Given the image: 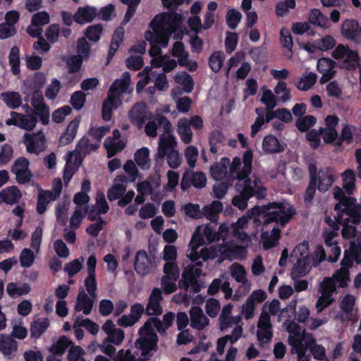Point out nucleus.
Returning <instances> with one entry per match:
<instances>
[{
  "label": "nucleus",
  "instance_id": "obj_49",
  "mask_svg": "<svg viewBox=\"0 0 361 361\" xmlns=\"http://www.w3.org/2000/svg\"><path fill=\"white\" fill-rule=\"evenodd\" d=\"M317 189V185L316 184V177L314 173H311V178L310 177L307 188H306L303 195V200L305 204H309L312 202Z\"/></svg>",
  "mask_w": 361,
  "mask_h": 361
},
{
  "label": "nucleus",
  "instance_id": "obj_24",
  "mask_svg": "<svg viewBox=\"0 0 361 361\" xmlns=\"http://www.w3.org/2000/svg\"><path fill=\"white\" fill-rule=\"evenodd\" d=\"M18 350V343L11 336L0 335V351L5 357L11 359Z\"/></svg>",
  "mask_w": 361,
  "mask_h": 361
},
{
  "label": "nucleus",
  "instance_id": "obj_31",
  "mask_svg": "<svg viewBox=\"0 0 361 361\" xmlns=\"http://www.w3.org/2000/svg\"><path fill=\"white\" fill-rule=\"evenodd\" d=\"M161 295H151L145 308L146 314L151 316L160 315L163 312L161 305Z\"/></svg>",
  "mask_w": 361,
  "mask_h": 361
},
{
  "label": "nucleus",
  "instance_id": "obj_41",
  "mask_svg": "<svg viewBox=\"0 0 361 361\" xmlns=\"http://www.w3.org/2000/svg\"><path fill=\"white\" fill-rule=\"evenodd\" d=\"M177 131L183 143L189 144L191 142L192 138L191 128L183 118L178 122Z\"/></svg>",
  "mask_w": 361,
  "mask_h": 361
},
{
  "label": "nucleus",
  "instance_id": "obj_56",
  "mask_svg": "<svg viewBox=\"0 0 361 361\" xmlns=\"http://www.w3.org/2000/svg\"><path fill=\"white\" fill-rule=\"evenodd\" d=\"M35 261L34 252L29 248H24L20 255V266L25 268L30 267Z\"/></svg>",
  "mask_w": 361,
  "mask_h": 361
},
{
  "label": "nucleus",
  "instance_id": "obj_47",
  "mask_svg": "<svg viewBox=\"0 0 361 361\" xmlns=\"http://www.w3.org/2000/svg\"><path fill=\"white\" fill-rule=\"evenodd\" d=\"M224 142V136L221 130H215L212 131L209 136V144L210 146L211 153L215 154L218 152V144H221Z\"/></svg>",
  "mask_w": 361,
  "mask_h": 361
},
{
  "label": "nucleus",
  "instance_id": "obj_2",
  "mask_svg": "<svg viewBox=\"0 0 361 361\" xmlns=\"http://www.w3.org/2000/svg\"><path fill=\"white\" fill-rule=\"evenodd\" d=\"M174 319V314L169 312L163 317L164 324L160 319L156 317L149 319L140 329V337L135 345L141 350L142 355H146L149 351L154 350L158 340L156 331L159 333H164L171 325Z\"/></svg>",
  "mask_w": 361,
  "mask_h": 361
},
{
  "label": "nucleus",
  "instance_id": "obj_3",
  "mask_svg": "<svg viewBox=\"0 0 361 361\" xmlns=\"http://www.w3.org/2000/svg\"><path fill=\"white\" fill-rule=\"evenodd\" d=\"M180 16L176 13H161L156 15L149 23V27L155 35V42L166 47L169 42V35L177 28Z\"/></svg>",
  "mask_w": 361,
  "mask_h": 361
},
{
  "label": "nucleus",
  "instance_id": "obj_48",
  "mask_svg": "<svg viewBox=\"0 0 361 361\" xmlns=\"http://www.w3.org/2000/svg\"><path fill=\"white\" fill-rule=\"evenodd\" d=\"M72 345V341L66 336H61L52 345L50 351L54 355H62L67 348Z\"/></svg>",
  "mask_w": 361,
  "mask_h": 361
},
{
  "label": "nucleus",
  "instance_id": "obj_38",
  "mask_svg": "<svg viewBox=\"0 0 361 361\" xmlns=\"http://www.w3.org/2000/svg\"><path fill=\"white\" fill-rule=\"evenodd\" d=\"M309 21L321 27H329V21L328 18L324 16L319 9L313 8L310 11Z\"/></svg>",
  "mask_w": 361,
  "mask_h": 361
},
{
  "label": "nucleus",
  "instance_id": "obj_27",
  "mask_svg": "<svg viewBox=\"0 0 361 361\" xmlns=\"http://www.w3.org/2000/svg\"><path fill=\"white\" fill-rule=\"evenodd\" d=\"M176 141L173 135L160 138V142L157 150V158L163 159L169 152L176 150Z\"/></svg>",
  "mask_w": 361,
  "mask_h": 361
},
{
  "label": "nucleus",
  "instance_id": "obj_52",
  "mask_svg": "<svg viewBox=\"0 0 361 361\" xmlns=\"http://www.w3.org/2000/svg\"><path fill=\"white\" fill-rule=\"evenodd\" d=\"M164 276H167L172 279L173 281H177L180 276V270L178 264L173 262H166L164 266Z\"/></svg>",
  "mask_w": 361,
  "mask_h": 361
},
{
  "label": "nucleus",
  "instance_id": "obj_23",
  "mask_svg": "<svg viewBox=\"0 0 361 361\" xmlns=\"http://www.w3.org/2000/svg\"><path fill=\"white\" fill-rule=\"evenodd\" d=\"M97 10L95 7L85 6L79 7L74 15V20L78 24L92 22L97 16Z\"/></svg>",
  "mask_w": 361,
  "mask_h": 361
},
{
  "label": "nucleus",
  "instance_id": "obj_29",
  "mask_svg": "<svg viewBox=\"0 0 361 361\" xmlns=\"http://www.w3.org/2000/svg\"><path fill=\"white\" fill-rule=\"evenodd\" d=\"M21 192L17 186L8 187L0 192V198L7 204H14L21 197Z\"/></svg>",
  "mask_w": 361,
  "mask_h": 361
},
{
  "label": "nucleus",
  "instance_id": "obj_16",
  "mask_svg": "<svg viewBox=\"0 0 361 361\" xmlns=\"http://www.w3.org/2000/svg\"><path fill=\"white\" fill-rule=\"evenodd\" d=\"M147 106L144 103H136L128 112V116L131 123L140 130L147 119Z\"/></svg>",
  "mask_w": 361,
  "mask_h": 361
},
{
  "label": "nucleus",
  "instance_id": "obj_11",
  "mask_svg": "<svg viewBox=\"0 0 361 361\" xmlns=\"http://www.w3.org/2000/svg\"><path fill=\"white\" fill-rule=\"evenodd\" d=\"M345 201L340 210L335 211L341 214L342 217H344V215L347 216L344 218V221H350L354 225L360 224L361 222V204L357 203L355 197Z\"/></svg>",
  "mask_w": 361,
  "mask_h": 361
},
{
  "label": "nucleus",
  "instance_id": "obj_6",
  "mask_svg": "<svg viewBox=\"0 0 361 361\" xmlns=\"http://www.w3.org/2000/svg\"><path fill=\"white\" fill-rule=\"evenodd\" d=\"M332 57L339 60L338 67L349 71H355L360 60L357 51L350 49L348 46L338 44L332 51Z\"/></svg>",
  "mask_w": 361,
  "mask_h": 361
},
{
  "label": "nucleus",
  "instance_id": "obj_21",
  "mask_svg": "<svg viewBox=\"0 0 361 361\" xmlns=\"http://www.w3.org/2000/svg\"><path fill=\"white\" fill-rule=\"evenodd\" d=\"M262 149L265 154H272L283 152L285 150V147L276 136L269 134L263 139Z\"/></svg>",
  "mask_w": 361,
  "mask_h": 361
},
{
  "label": "nucleus",
  "instance_id": "obj_17",
  "mask_svg": "<svg viewBox=\"0 0 361 361\" xmlns=\"http://www.w3.org/2000/svg\"><path fill=\"white\" fill-rule=\"evenodd\" d=\"M102 329L106 334L105 339L115 345H120L123 343L125 333L122 329L116 328L111 320H107Z\"/></svg>",
  "mask_w": 361,
  "mask_h": 361
},
{
  "label": "nucleus",
  "instance_id": "obj_5",
  "mask_svg": "<svg viewBox=\"0 0 361 361\" xmlns=\"http://www.w3.org/2000/svg\"><path fill=\"white\" fill-rule=\"evenodd\" d=\"M284 326L289 334L288 343L291 346L290 352L297 355V361H310L311 357L307 354V349L299 334L301 332L300 326L295 322H287Z\"/></svg>",
  "mask_w": 361,
  "mask_h": 361
},
{
  "label": "nucleus",
  "instance_id": "obj_46",
  "mask_svg": "<svg viewBox=\"0 0 361 361\" xmlns=\"http://www.w3.org/2000/svg\"><path fill=\"white\" fill-rule=\"evenodd\" d=\"M183 211L186 216L194 219H200L205 216L204 212L203 209H200L199 204L188 203L184 205Z\"/></svg>",
  "mask_w": 361,
  "mask_h": 361
},
{
  "label": "nucleus",
  "instance_id": "obj_9",
  "mask_svg": "<svg viewBox=\"0 0 361 361\" xmlns=\"http://www.w3.org/2000/svg\"><path fill=\"white\" fill-rule=\"evenodd\" d=\"M273 326L269 314L263 310L258 319L256 336L259 345L264 347L269 344L273 338Z\"/></svg>",
  "mask_w": 361,
  "mask_h": 361
},
{
  "label": "nucleus",
  "instance_id": "obj_40",
  "mask_svg": "<svg viewBox=\"0 0 361 361\" xmlns=\"http://www.w3.org/2000/svg\"><path fill=\"white\" fill-rule=\"evenodd\" d=\"M104 146L106 149L107 157L110 158L115 156L118 152L122 151L126 147V142L123 140L113 142L111 137H107Z\"/></svg>",
  "mask_w": 361,
  "mask_h": 361
},
{
  "label": "nucleus",
  "instance_id": "obj_26",
  "mask_svg": "<svg viewBox=\"0 0 361 361\" xmlns=\"http://www.w3.org/2000/svg\"><path fill=\"white\" fill-rule=\"evenodd\" d=\"M230 165V159L228 157L221 158L219 162L215 163L210 167V173L214 180L224 179L228 173V168Z\"/></svg>",
  "mask_w": 361,
  "mask_h": 361
},
{
  "label": "nucleus",
  "instance_id": "obj_51",
  "mask_svg": "<svg viewBox=\"0 0 361 361\" xmlns=\"http://www.w3.org/2000/svg\"><path fill=\"white\" fill-rule=\"evenodd\" d=\"M82 56L81 55H73L68 58L66 61V66L68 68L69 73H78L82 64Z\"/></svg>",
  "mask_w": 361,
  "mask_h": 361
},
{
  "label": "nucleus",
  "instance_id": "obj_39",
  "mask_svg": "<svg viewBox=\"0 0 361 361\" xmlns=\"http://www.w3.org/2000/svg\"><path fill=\"white\" fill-rule=\"evenodd\" d=\"M149 151L147 147H142L136 151L134 159L136 164L143 170L149 168Z\"/></svg>",
  "mask_w": 361,
  "mask_h": 361
},
{
  "label": "nucleus",
  "instance_id": "obj_8",
  "mask_svg": "<svg viewBox=\"0 0 361 361\" xmlns=\"http://www.w3.org/2000/svg\"><path fill=\"white\" fill-rule=\"evenodd\" d=\"M308 171L310 178L311 173L314 174L317 189L322 193L328 191L337 178L336 171L331 167H322L318 170L314 164H310Z\"/></svg>",
  "mask_w": 361,
  "mask_h": 361
},
{
  "label": "nucleus",
  "instance_id": "obj_14",
  "mask_svg": "<svg viewBox=\"0 0 361 361\" xmlns=\"http://www.w3.org/2000/svg\"><path fill=\"white\" fill-rule=\"evenodd\" d=\"M300 331L299 334L301 336V340L305 344L307 349H310L313 357L316 360H324L326 359V350L325 348L319 344L316 343L315 338L310 334H307L303 328L300 326Z\"/></svg>",
  "mask_w": 361,
  "mask_h": 361
},
{
  "label": "nucleus",
  "instance_id": "obj_33",
  "mask_svg": "<svg viewBox=\"0 0 361 361\" xmlns=\"http://www.w3.org/2000/svg\"><path fill=\"white\" fill-rule=\"evenodd\" d=\"M56 199L52 195V192L50 190H40L38 194V199L37 202V212L39 214H43L46 210L47 207L50 201L55 200Z\"/></svg>",
  "mask_w": 361,
  "mask_h": 361
},
{
  "label": "nucleus",
  "instance_id": "obj_58",
  "mask_svg": "<svg viewBox=\"0 0 361 361\" xmlns=\"http://www.w3.org/2000/svg\"><path fill=\"white\" fill-rule=\"evenodd\" d=\"M202 227L198 226L193 233L190 242L189 243V247L192 250H197L200 246L204 243V238L201 231Z\"/></svg>",
  "mask_w": 361,
  "mask_h": 361
},
{
  "label": "nucleus",
  "instance_id": "obj_22",
  "mask_svg": "<svg viewBox=\"0 0 361 361\" xmlns=\"http://www.w3.org/2000/svg\"><path fill=\"white\" fill-rule=\"evenodd\" d=\"M312 262L311 257L307 254L303 256L300 253V257L298 259L296 263L291 269V276L293 279L299 278L305 276L309 271L308 267Z\"/></svg>",
  "mask_w": 361,
  "mask_h": 361
},
{
  "label": "nucleus",
  "instance_id": "obj_25",
  "mask_svg": "<svg viewBox=\"0 0 361 361\" xmlns=\"http://www.w3.org/2000/svg\"><path fill=\"white\" fill-rule=\"evenodd\" d=\"M359 32H361V27L356 20H346L342 24L341 34L345 38L356 41Z\"/></svg>",
  "mask_w": 361,
  "mask_h": 361
},
{
  "label": "nucleus",
  "instance_id": "obj_35",
  "mask_svg": "<svg viewBox=\"0 0 361 361\" xmlns=\"http://www.w3.org/2000/svg\"><path fill=\"white\" fill-rule=\"evenodd\" d=\"M223 204L219 200L213 201L210 204L203 207L204 215L210 221H214L217 219L219 214L223 211Z\"/></svg>",
  "mask_w": 361,
  "mask_h": 361
},
{
  "label": "nucleus",
  "instance_id": "obj_30",
  "mask_svg": "<svg viewBox=\"0 0 361 361\" xmlns=\"http://www.w3.org/2000/svg\"><path fill=\"white\" fill-rule=\"evenodd\" d=\"M11 116H16L18 118V127L27 131L32 130L37 123V118L33 114L23 115L12 111Z\"/></svg>",
  "mask_w": 361,
  "mask_h": 361
},
{
  "label": "nucleus",
  "instance_id": "obj_55",
  "mask_svg": "<svg viewBox=\"0 0 361 361\" xmlns=\"http://www.w3.org/2000/svg\"><path fill=\"white\" fill-rule=\"evenodd\" d=\"M126 188L121 184H115L107 191V197L113 202L121 198L126 192Z\"/></svg>",
  "mask_w": 361,
  "mask_h": 361
},
{
  "label": "nucleus",
  "instance_id": "obj_28",
  "mask_svg": "<svg viewBox=\"0 0 361 361\" xmlns=\"http://www.w3.org/2000/svg\"><path fill=\"white\" fill-rule=\"evenodd\" d=\"M50 322L47 318L39 317L34 319L30 324V336L39 338L49 327Z\"/></svg>",
  "mask_w": 361,
  "mask_h": 361
},
{
  "label": "nucleus",
  "instance_id": "obj_1",
  "mask_svg": "<svg viewBox=\"0 0 361 361\" xmlns=\"http://www.w3.org/2000/svg\"><path fill=\"white\" fill-rule=\"evenodd\" d=\"M249 214L251 216L260 215L264 225L276 223L281 227H284L296 214V209L287 201L271 202L262 206L253 207Z\"/></svg>",
  "mask_w": 361,
  "mask_h": 361
},
{
  "label": "nucleus",
  "instance_id": "obj_62",
  "mask_svg": "<svg viewBox=\"0 0 361 361\" xmlns=\"http://www.w3.org/2000/svg\"><path fill=\"white\" fill-rule=\"evenodd\" d=\"M33 115L39 118L42 124L46 126L49 123V107L47 104L34 109Z\"/></svg>",
  "mask_w": 361,
  "mask_h": 361
},
{
  "label": "nucleus",
  "instance_id": "obj_60",
  "mask_svg": "<svg viewBox=\"0 0 361 361\" xmlns=\"http://www.w3.org/2000/svg\"><path fill=\"white\" fill-rule=\"evenodd\" d=\"M280 40H281L282 47L288 49L290 52H292L293 41V37L291 36V34L288 28L283 27L281 29Z\"/></svg>",
  "mask_w": 361,
  "mask_h": 361
},
{
  "label": "nucleus",
  "instance_id": "obj_37",
  "mask_svg": "<svg viewBox=\"0 0 361 361\" xmlns=\"http://www.w3.org/2000/svg\"><path fill=\"white\" fill-rule=\"evenodd\" d=\"M8 62L11 68V72L14 75H18L20 73V49L17 46H13L8 54Z\"/></svg>",
  "mask_w": 361,
  "mask_h": 361
},
{
  "label": "nucleus",
  "instance_id": "obj_4",
  "mask_svg": "<svg viewBox=\"0 0 361 361\" xmlns=\"http://www.w3.org/2000/svg\"><path fill=\"white\" fill-rule=\"evenodd\" d=\"M191 252L188 255L190 261L194 264L188 265L183 271L181 279L178 281V288L188 290L189 288L195 292H200L204 287V283L199 279L202 275L201 267L203 265L202 261H197L201 258L200 252L197 250L190 248Z\"/></svg>",
  "mask_w": 361,
  "mask_h": 361
},
{
  "label": "nucleus",
  "instance_id": "obj_20",
  "mask_svg": "<svg viewBox=\"0 0 361 361\" xmlns=\"http://www.w3.org/2000/svg\"><path fill=\"white\" fill-rule=\"evenodd\" d=\"M190 325L193 329L202 330L209 324V319L204 314L202 309L193 306L190 310Z\"/></svg>",
  "mask_w": 361,
  "mask_h": 361
},
{
  "label": "nucleus",
  "instance_id": "obj_36",
  "mask_svg": "<svg viewBox=\"0 0 361 361\" xmlns=\"http://www.w3.org/2000/svg\"><path fill=\"white\" fill-rule=\"evenodd\" d=\"M118 102L114 96L107 94V97L104 99L102 104V116L105 121H109L112 116L113 108L116 107V102Z\"/></svg>",
  "mask_w": 361,
  "mask_h": 361
},
{
  "label": "nucleus",
  "instance_id": "obj_64",
  "mask_svg": "<svg viewBox=\"0 0 361 361\" xmlns=\"http://www.w3.org/2000/svg\"><path fill=\"white\" fill-rule=\"evenodd\" d=\"M61 88V82L58 79H54L45 90V96L49 99L54 100L56 98Z\"/></svg>",
  "mask_w": 361,
  "mask_h": 361
},
{
  "label": "nucleus",
  "instance_id": "obj_12",
  "mask_svg": "<svg viewBox=\"0 0 361 361\" xmlns=\"http://www.w3.org/2000/svg\"><path fill=\"white\" fill-rule=\"evenodd\" d=\"M29 167L30 161L24 157L17 158L13 164L11 171L16 175L19 184H25L31 180L32 173Z\"/></svg>",
  "mask_w": 361,
  "mask_h": 361
},
{
  "label": "nucleus",
  "instance_id": "obj_50",
  "mask_svg": "<svg viewBox=\"0 0 361 361\" xmlns=\"http://www.w3.org/2000/svg\"><path fill=\"white\" fill-rule=\"evenodd\" d=\"M103 27L101 24H95L88 26L85 32V35L90 41L96 42L100 39Z\"/></svg>",
  "mask_w": 361,
  "mask_h": 361
},
{
  "label": "nucleus",
  "instance_id": "obj_32",
  "mask_svg": "<svg viewBox=\"0 0 361 361\" xmlns=\"http://www.w3.org/2000/svg\"><path fill=\"white\" fill-rule=\"evenodd\" d=\"M93 295H78L75 310L77 312H82L85 314H89L94 303Z\"/></svg>",
  "mask_w": 361,
  "mask_h": 361
},
{
  "label": "nucleus",
  "instance_id": "obj_7",
  "mask_svg": "<svg viewBox=\"0 0 361 361\" xmlns=\"http://www.w3.org/2000/svg\"><path fill=\"white\" fill-rule=\"evenodd\" d=\"M349 281V270L341 267L331 277H325L323 279L319 285V293H334L337 287H346Z\"/></svg>",
  "mask_w": 361,
  "mask_h": 361
},
{
  "label": "nucleus",
  "instance_id": "obj_42",
  "mask_svg": "<svg viewBox=\"0 0 361 361\" xmlns=\"http://www.w3.org/2000/svg\"><path fill=\"white\" fill-rule=\"evenodd\" d=\"M224 59L225 55L223 51H214L209 58V66L212 71L214 73H218L223 66Z\"/></svg>",
  "mask_w": 361,
  "mask_h": 361
},
{
  "label": "nucleus",
  "instance_id": "obj_43",
  "mask_svg": "<svg viewBox=\"0 0 361 361\" xmlns=\"http://www.w3.org/2000/svg\"><path fill=\"white\" fill-rule=\"evenodd\" d=\"M317 74L313 72H310L300 79L296 84V87L300 90L307 91L317 82Z\"/></svg>",
  "mask_w": 361,
  "mask_h": 361
},
{
  "label": "nucleus",
  "instance_id": "obj_19",
  "mask_svg": "<svg viewBox=\"0 0 361 361\" xmlns=\"http://www.w3.org/2000/svg\"><path fill=\"white\" fill-rule=\"evenodd\" d=\"M134 268L141 276L148 274L152 269V261L144 250H139L135 256Z\"/></svg>",
  "mask_w": 361,
  "mask_h": 361
},
{
  "label": "nucleus",
  "instance_id": "obj_13",
  "mask_svg": "<svg viewBox=\"0 0 361 361\" xmlns=\"http://www.w3.org/2000/svg\"><path fill=\"white\" fill-rule=\"evenodd\" d=\"M24 142L26 150L29 153L39 154L45 149L46 138L42 132L33 134L25 133Z\"/></svg>",
  "mask_w": 361,
  "mask_h": 361
},
{
  "label": "nucleus",
  "instance_id": "obj_34",
  "mask_svg": "<svg viewBox=\"0 0 361 361\" xmlns=\"http://www.w3.org/2000/svg\"><path fill=\"white\" fill-rule=\"evenodd\" d=\"M1 99L12 109L18 108L22 103L21 97L18 92H4L1 94Z\"/></svg>",
  "mask_w": 361,
  "mask_h": 361
},
{
  "label": "nucleus",
  "instance_id": "obj_59",
  "mask_svg": "<svg viewBox=\"0 0 361 361\" xmlns=\"http://www.w3.org/2000/svg\"><path fill=\"white\" fill-rule=\"evenodd\" d=\"M231 274L236 281L244 285L247 283L246 272L243 266L238 264H233Z\"/></svg>",
  "mask_w": 361,
  "mask_h": 361
},
{
  "label": "nucleus",
  "instance_id": "obj_18",
  "mask_svg": "<svg viewBox=\"0 0 361 361\" xmlns=\"http://www.w3.org/2000/svg\"><path fill=\"white\" fill-rule=\"evenodd\" d=\"M130 82V75L128 72H125L121 79L114 81L108 91V94L114 96L119 101L120 95L128 92Z\"/></svg>",
  "mask_w": 361,
  "mask_h": 361
},
{
  "label": "nucleus",
  "instance_id": "obj_53",
  "mask_svg": "<svg viewBox=\"0 0 361 361\" xmlns=\"http://www.w3.org/2000/svg\"><path fill=\"white\" fill-rule=\"evenodd\" d=\"M274 92L277 95L282 94L280 97V100L282 102H286L291 98L290 90L287 87V84L284 81L280 80L278 82L274 87Z\"/></svg>",
  "mask_w": 361,
  "mask_h": 361
},
{
  "label": "nucleus",
  "instance_id": "obj_45",
  "mask_svg": "<svg viewBox=\"0 0 361 361\" xmlns=\"http://www.w3.org/2000/svg\"><path fill=\"white\" fill-rule=\"evenodd\" d=\"M176 81L183 85V90L190 93L194 87V80L186 72L178 73L175 77Z\"/></svg>",
  "mask_w": 361,
  "mask_h": 361
},
{
  "label": "nucleus",
  "instance_id": "obj_61",
  "mask_svg": "<svg viewBox=\"0 0 361 361\" xmlns=\"http://www.w3.org/2000/svg\"><path fill=\"white\" fill-rule=\"evenodd\" d=\"M192 186L197 189H202L206 186L207 177L202 171H190Z\"/></svg>",
  "mask_w": 361,
  "mask_h": 361
},
{
  "label": "nucleus",
  "instance_id": "obj_10",
  "mask_svg": "<svg viewBox=\"0 0 361 361\" xmlns=\"http://www.w3.org/2000/svg\"><path fill=\"white\" fill-rule=\"evenodd\" d=\"M353 262L357 264H361V234L357 235L353 240L350 241V247L345 250L344 257L341 262L343 267L351 268Z\"/></svg>",
  "mask_w": 361,
  "mask_h": 361
},
{
  "label": "nucleus",
  "instance_id": "obj_15",
  "mask_svg": "<svg viewBox=\"0 0 361 361\" xmlns=\"http://www.w3.org/2000/svg\"><path fill=\"white\" fill-rule=\"evenodd\" d=\"M336 63L326 57H322L317 61V69L318 72L322 74L320 78L319 82L323 85L333 79L336 71L334 70Z\"/></svg>",
  "mask_w": 361,
  "mask_h": 361
},
{
  "label": "nucleus",
  "instance_id": "obj_57",
  "mask_svg": "<svg viewBox=\"0 0 361 361\" xmlns=\"http://www.w3.org/2000/svg\"><path fill=\"white\" fill-rule=\"evenodd\" d=\"M86 101V95L82 91H75L71 97V104L75 110H80Z\"/></svg>",
  "mask_w": 361,
  "mask_h": 361
},
{
  "label": "nucleus",
  "instance_id": "obj_54",
  "mask_svg": "<svg viewBox=\"0 0 361 361\" xmlns=\"http://www.w3.org/2000/svg\"><path fill=\"white\" fill-rule=\"evenodd\" d=\"M242 15L236 9L231 8L227 11L226 13V24L231 29H235L238 26Z\"/></svg>",
  "mask_w": 361,
  "mask_h": 361
},
{
  "label": "nucleus",
  "instance_id": "obj_63",
  "mask_svg": "<svg viewBox=\"0 0 361 361\" xmlns=\"http://www.w3.org/2000/svg\"><path fill=\"white\" fill-rule=\"evenodd\" d=\"M13 155V149L9 144L5 143L1 147L0 152V165L8 164Z\"/></svg>",
  "mask_w": 361,
  "mask_h": 361
},
{
  "label": "nucleus",
  "instance_id": "obj_44",
  "mask_svg": "<svg viewBox=\"0 0 361 361\" xmlns=\"http://www.w3.org/2000/svg\"><path fill=\"white\" fill-rule=\"evenodd\" d=\"M316 122L317 119L314 116L306 115L297 119L295 126L299 131L305 133L314 126Z\"/></svg>",
  "mask_w": 361,
  "mask_h": 361
}]
</instances>
